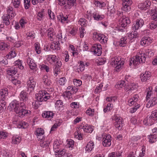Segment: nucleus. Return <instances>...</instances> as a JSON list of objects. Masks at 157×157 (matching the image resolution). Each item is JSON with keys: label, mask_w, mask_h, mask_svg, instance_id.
I'll return each mask as SVG.
<instances>
[{"label": "nucleus", "mask_w": 157, "mask_h": 157, "mask_svg": "<svg viewBox=\"0 0 157 157\" xmlns=\"http://www.w3.org/2000/svg\"><path fill=\"white\" fill-rule=\"evenodd\" d=\"M10 48L9 44L5 42L0 43V50H6Z\"/></svg>", "instance_id": "c756f323"}, {"label": "nucleus", "mask_w": 157, "mask_h": 157, "mask_svg": "<svg viewBox=\"0 0 157 157\" xmlns=\"http://www.w3.org/2000/svg\"><path fill=\"white\" fill-rule=\"evenodd\" d=\"M14 66L15 68L17 69V68H18L20 70H22L24 68V67L22 65L21 62L20 60H18L16 61L14 63Z\"/></svg>", "instance_id": "a19ab883"}, {"label": "nucleus", "mask_w": 157, "mask_h": 157, "mask_svg": "<svg viewBox=\"0 0 157 157\" xmlns=\"http://www.w3.org/2000/svg\"><path fill=\"white\" fill-rule=\"evenodd\" d=\"M16 56L14 51H11L9 53V54L6 56V57L8 59H10Z\"/></svg>", "instance_id": "e2e57ef3"}, {"label": "nucleus", "mask_w": 157, "mask_h": 157, "mask_svg": "<svg viewBox=\"0 0 157 157\" xmlns=\"http://www.w3.org/2000/svg\"><path fill=\"white\" fill-rule=\"evenodd\" d=\"M27 84L29 89H30L32 90L34 89L36 86V82L33 77H30L29 78Z\"/></svg>", "instance_id": "f8f14e48"}, {"label": "nucleus", "mask_w": 157, "mask_h": 157, "mask_svg": "<svg viewBox=\"0 0 157 157\" xmlns=\"http://www.w3.org/2000/svg\"><path fill=\"white\" fill-rule=\"evenodd\" d=\"M8 134L4 131H0V140L6 139L7 137Z\"/></svg>", "instance_id": "5fc2aeb1"}, {"label": "nucleus", "mask_w": 157, "mask_h": 157, "mask_svg": "<svg viewBox=\"0 0 157 157\" xmlns=\"http://www.w3.org/2000/svg\"><path fill=\"white\" fill-rule=\"evenodd\" d=\"M62 63L61 61H58L56 62V64L55 65L54 69V74L56 76L60 72V67L61 66Z\"/></svg>", "instance_id": "aec40b11"}, {"label": "nucleus", "mask_w": 157, "mask_h": 157, "mask_svg": "<svg viewBox=\"0 0 157 157\" xmlns=\"http://www.w3.org/2000/svg\"><path fill=\"white\" fill-rule=\"evenodd\" d=\"M137 56L136 55V56L132 57L131 59L129 65L131 66L132 64L134 66H136L137 64Z\"/></svg>", "instance_id": "37998d69"}, {"label": "nucleus", "mask_w": 157, "mask_h": 157, "mask_svg": "<svg viewBox=\"0 0 157 157\" xmlns=\"http://www.w3.org/2000/svg\"><path fill=\"white\" fill-rule=\"evenodd\" d=\"M59 142L58 141H55L53 144V147L54 150L55 151V153H56V151H59L60 147Z\"/></svg>", "instance_id": "09e8293b"}, {"label": "nucleus", "mask_w": 157, "mask_h": 157, "mask_svg": "<svg viewBox=\"0 0 157 157\" xmlns=\"http://www.w3.org/2000/svg\"><path fill=\"white\" fill-rule=\"evenodd\" d=\"M35 135L37 136L43 135L44 133V129L41 128H37L35 132Z\"/></svg>", "instance_id": "58836bf2"}, {"label": "nucleus", "mask_w": 157, "mask_h": 157, "mask_svg": "<svg viewBox=\"0 0 157 157\" xmlns=\"http://www.w3.org/2000/svg\"><path fill=\"white\" fill-rule=\"evenodd\" d=\"M37 95V96L36 94V95L37 100L40 102L46 101L50 98V94L45 90H40Z\"/></svg>", "instance_id": "f03ea898"}, {"label": "nucleus", "mask_w": 157, "mask_h": 157, "mask_svg": "<svg viewBox=\"0 0 157 157\" xmlns=\"http://www.w3.org/2000/svg\"><path fill=\"white\" fill-rule=\"evenodd\" d=\"M8 95V90L7 88L1 89L0 91V98L3 101L7 98Z\"/></svg>", "instance_id": "2eb2a0df"}, {"label": "nucleus", "mask_w": 157, "mask_h": 157, "mask_svg": "<svg viewBox=\"0 0 157 157\" xmlns=\"http://www.w3.org/2000/svg\"><path fill=\"white\" fill-rule=\"evenodd\" d=\"M149 13L152 14V17L153 20L157 18V7H155L153 9L149 11Z\"/></svg>", "instance_id": "72a5a7b5"}, {"label": "nucleus", "mask_w": 157, "mask_h": 157, "mask_svg": "<svg viewBox=\"0 0 157 157\" xmlns=\"http://www.w3.org/2000/svg\"><path fill=\"white\" fill-rule=\"evenodd\" d=\"M151 76L150 72H146L144 73H142L140 75V78L142 82H145L150 79Z\"/></svg>", "instance_id": "f3484780"}, {"label": "nucleus", "mask_w": 157, "mask_h": 157, "mask_svg": "<svg viewBox=\"0 0 157 157\" xmlns=\"http://www.w3.org/2000/svg\"><path fill=\"white\" fill-rule=\"evenodd\" d=\"M86 113L89 116H93L94 114V109L90 108L86 110Z\"/></svg>", "instance_id": "bf43d9fd"}, {"label": "nucleus", "mask_w": 157, "mask_h": 157, "mask_svg": "<svg viewBox=\"0 0 157 157\" xmlns=\"http://www.w3.org/2000/svg\"><path fill=\"white\" fill-rule=\"evenodd\" d=\"M28 126V123L24 121H21L20 122L19 124L18 125V127L19 128H26Z\"/></svg>", "instance_id": "4d7b16f0"}, {"label": "nucleus", "mask_w": 157, "mask_h": 157, "mask_svg": "<svg viewBox=\"0 0 157 157\" xmlns=\"http://www.w3.org/2000/svg\"><path fill=\"white\" fill-rule=\"evenodd\" d=\"M47 32L48 39L51 41H53L55 34L53 29L52 28H50L48 29Z\"/></svg>", "instance_id": "5701e85b"}, {"label": "nucleus", "mask_w": 157, "mask_h": 157, "mask_svg": "<svg viewBox=\"0 0 157 157\" xmlns=\"http://www.w3.org/2000/svg\"><path fill=\"white\" fill-rule=\"evenodd\" d=\"M127 38L126 37H122L120 39L119 42V45L121 47H124L127 43Z\"/></svg>", "instance_id": "c03bdc74"}, {"label": "nucleus", "mask_w": 157, "mask_h": 157, "mask_svg": "<svg viewBox=\"0 0 157 157\" xmlns=\"http://www.w3.org/2000/svg\"><path fill=\"white\" fill-rule=\"evenodd\" d=\"M157 103V98L156 97H152L146 105V107L149 108L153 106Z\"/></svg>", "instance_id": "4be33fe9"}, {"label": "nucleus", "mask_w": 157, "mask_h": 157, "mask_svg": "<svg viewBox=\"0 0 157 157\" xmlns=\"http://www.w3.org/2000/svg\"><path fill=\"white\" fill-rule=\"evenodd\" d=\"M137 95H136L133 98L129 99L128 101V104L129 105H131L135 104L136 105L137 103Z\"/></svg>", "instance_id": "e433bc0d"}, {"label": "nucleus", "mask_w": 157, "mask_h": 157, "mask_svg": "<svg viewBox=\"0 0 157 157\" xmlns=\"http://www.w3.org/2000/svg\"><path fill=\"white\" fill-rule=\"evenodd\" d=\"M57 151L56 153L55 154L56 157H63V155L67 152L64 149L61 150L59 149V151Z\"/></svg>", "instance_id": "c9c22d12"}, {"label": "nucleus", "mask_w": 157, "mask_h": 157, "mask_svg": "<svg viewBox=\"0 0 157 157\" xmlns=\"http://www.w3.org/2000/svg\"><path fill=\"white\" fill-rule=\"evenodd\" d=\"M76 5V0H66L64 8L65 9H70L72 7Z\"/></svg>", "instance_id": "ddd939ff"}, {"label": "nucleus", "mask_w": 157, "mask_h": 157, "mask_svg": "<svg viewBox=\"0 0 157 157\" xmlns=\"http://www.w3.org/2000/svg\"><path fill=\"white\" fill-rule=\"evenodd\" d=\"M2 18L3 23L5 24L6 25H9L10 23V21L13 19L11 18L7 14L4 15L2 17Z\"/></svg>", "instance_id": "b1692460"}, {"label": "nucleus", "mask_w": 157, "mask_h": 157, "mask_svg": "<svg viewBox=\"0 0 157 157\" xmlns=\"http://www.w3.org/2000/svg\"><path fill=\"white\" fill-rule=\"evenodd\" d=\"M152 87L151 86H149L147 89V98H149L151 96H152Z\"/></svg>", "instance_id": "a18cd8bd"}, {"label": "nucleus", "mask_w": 157, "mask_h": 157, "mask_svg": "<svg viewBox=\"0 0 157 157\" xmlns=\"http://www.w3.org/2000/svg\"><path fill=\"white\" fill-rule=\"evenodd\" d=\"M27 62L31 69L33 70L36 68V65L34 62V60L31 58L28 57Z\"/></svg>", "instance_id": "412c9836"}, {"label": "nucleus", "mask_w": 157, "mask_h": 157, "mask_svg": "<svg viewBox=\"0 0 157 157\" xmlns=\"http://www.w3.org/2000/svg\"><path fill=\"white\" fill-rule=\"evenodd\" d=\"M35 49L36 53L38 54H40L41 52V48L40 47V44L38 42L34 44Z\"/></svg>", "instance_id": "de8ad7c7"}, {"label": "nucleus", "mask_w": 157, "mask_h": 157, "mask_svg": "<svg viewBox=\"0 0 157 157\" xmlns=\"http://www.w3.org/2000/svg\"><path fill=\"white\" fill-rule=\"evenodd\" d=\"M39 102L40 101L37 100L36 101H34L33 102L32 105L34 109H37L38 108L39 105H40V104H39Z\"/></svg>", "instance_id": "052dcab7"}, {"label": "nucleus", "mask_w": 157, "mask_h": 157, "mask_svg": "<svg viewBox=\"0 0 157 157\" xmlns=\"http://www.w3.org/2000/svg\"><path fill=\"white\" fill-rule=\"evenodd\" d=\"M19 98L21 100L26 101L28 99V93L25 91L22 90L20 94Z\"/></svg>", "instance_id": "a878e982"}, {"label": "nucleus", "mask_w": 157, "mask_h": 157, "mask_svg": "<svg viewBox=\"0 0 157 157\" xmlns=\"http://www.w3.org/2000/svg\"><path fill=\"white\" fill-rule=\"evenodd\" d=\"M94 147V144L93 142L90 141L86 146L85 150L88 152L91 151Z\"/></svg>", "instance_id": "c85d7f7f"}, {"label": "nucleus", "mask_w": 157, "mask_h": 157, "mask_svg": "<svg viewBox=\"0 0 157 157\" xmlns=\"http://www.w3.org/2000/svg\"><path fill=\"white\" fill-rule=\"evenodd\" d=\"M117 61L114 67L116 71L118 72L119 71L123 68L124 62L123 60H122L121 59H119Z\"/></svg>", "instance_id": "a211bd4d"}, {"label": "nucleus", "mask_w": 157, "mask_h": 157, "mask_svg": "<svg viewBox=\"0 0 157 157\" xmlns=\"http://www.w3.org/2000/svg\"><path fill=\"white\" fill-rule=\"evenodd\" d=\"M157 136L156 134H151L148 136L149 141L151 143H153L157 140Z\"/></svg>", "instance_id": "473e14b6"}, {"label": "nucleus", "mask_w": 157, "mask_h": 157, "mask_svg": "<svg viewBox=\"0 0 157 157\" xmlns=\"http://www.w3.org/2000/svg\"><path fill=\"white\" fill-rule=\"evenodd\" d=\"M157 121L151 115L144 119L143 121V123L145 125L147 124L151 125L156 123Z\"/></svg>", "instance_id": "9d476101"}, {"label": "nucleus", "mask_w": 157, "mask_h": 157, "mask_svg": "<svg viewBox=\"0 0 157 157\" xmlns=\"http://www.w3.org/2000/svg\"><path fill=\"white\" fill-rule=\"evenodd\" d=\"M132 30L131 33H128V37L130 39H132L134 38H136L137 36V32L136 30L137 29V21H136V23L134 24L132 26Z\"/></svg>", "instance_id": "0eeeda50"}, {"label": "nucleus", "mask_w": 157, "mask_h": 157, "mask_svg": "<svg viewBox=\"0 0 157 157\" xmlns=\"http://www.w3.org/2000/svg\"><path fill=\"white\" fill-rule=\"evenodd\" d=\"M92 50L96 55L98 56L101 55L102 53L101 45L98 44H94L92 47Z\"/></svg>", "instance_id": "6e6552de"}, {"label": "nucleus", "mask_w": 157, "mask_h": 157, "mask_svg": "<svg viewBox=\"0 0 157 157\" xmlns=\"http://www.w3.org/2000/svg\"><path fill=\"white\" fill-rule=\"evenodd\" d=\"M146 60V58L145 56V54L144 53L139 52L138 53V61L140 63L144 62Z\"/></svg>", "instance_id": "2f4dec72"}, {"label": "nucleus", "mask_w": 157, "mask_h": 157, "mask_svg": "<svg viewBox=\"0 0 157 157\" xmlns=\"http://www.w3.org/2000/svg\"><path fill=\"white\" fill-rule=\"evenodd\" d=\"M119 59L117 58H115V57H113L111 58V64L113 67H115L116 66V64L117 63V60Z\"/></svg>", "instance_id": "0e129e2a"}, {"label": "nucleus", "mask_w": 157, "mask_h": 157, "mask_svg": "<svg viewBox=\"0 0 157 157\" xmlns=\"http://www.w3.org/2000/svg\"><path fill=\"white\" fill-rule=\"evenodd\" d=\"M152 42V39L149 37H144L142 38L140 44L142 46H147L150 45Z\"/></svg>", "instance_id": "1a4fd4ad"}, {"label": "nucleus", "mask_w": 157, "mask_h": 157, "mask_svg": "<svg viewBox=\"0 0 157 157\" xmlns=\"http://www.w3.org/2000/svg\"><path fill=\"white\" fill-rule=\"evenodd\" d=\"M47 60L50 63H53L57 62V59L56 56L55 55H49L48 56L47 58Z\"/></svg>", "instance_id": "cd10ccee"}, {"label": "nucleus", "mask_w": 157, "mask_h": 157, "mask_svg": "<svg viewBox=\"0 0 157 157\" xmlns=\"http://www.w3.org/2000/svg\"><path fill=\"white\" fill-rule=\"evenodd\" d=\"M21 0H12L11 4L15 8H18L21 4Z\"/></svg>", "instance_id": "79ce46f5"}, {"label": "nucleus", "mask_w": 157, "mask_h": 157, "mask_svg": "<svg viewBox=\"0 0 157 157\" xmlns=\"http://www.w3.org/2000/svg\"><path fill=\"white\" fill-rule=\"evenodd\" d=\"M111 136L109 134L106 135L103 139L102 143L103 145L105 147L110 146L111 144Z\"/></svg>", "instance_id": "9b49d317"}, {"label": "nucleus", "mask_w": 157, "mask_h": 157, "mask_svg": "<svg viewBox=\"0 0 157 157\" xmlns=\"http://www.w3.org/2000/svg\"><path fill=\"white\" fill-rule=\"evenodd\" d=\"M67 18L68 17L67 15L64 16L62 13H60L59 15L57 16L58 21L62 23H64L65 21H67Z\"/></svg>", "instance_id": "7c9ffc66"}, {"label": "nucleus", "mask_w": 157, "mask_h": 157, "mask_svg": "<svg viewBox=\"0 0 157 157\" xmlns=\"http://www.w3.org/2000/svg\"><path fill=\"white\" fill-rule=\"evenodd\" d=\"M71 106L74 109L78 108L79 107V103L76 102H73L71 103Z\"/></svg>", "instance_id": "338daca9"}, {"label": "nucleus", "mask_w": 157, "mask_h": 157, "mask_svg": "<svg viewBox=\"0 0 157 157\" xmlns=\"http://www.w3.org/2000/svg\"><path fill=\"white\" fill-rule=\"evenodd\" d=\"M43 81L44 84L47 86H49L51 83V81L48 79L47 76L46 75L44 76Z\"/></svg>", "instance_id": "3c124183"}, {"label": "nucleus", "mask_w": 157, "mask_h": 157, "mask_svg": "<svg viewBox=\"0 0 157 157\" xmlns=\"http://www.w3.org/2000/svg\"><path fill=\"white\" fill-rule=\"evenodd\" d=\"M59 43L58 42H53L50 46V48L53 50H58L60 49Z\"/></svg>", "instance_id": "f704fd0d"}, {"label": "nucleus", "mask_w": 157, "mask_h": 157, "mask_svg": "<svg viewBox=\"0 0 157 157\" xmlns=\"http://www.w3.org/2000/svg\"><path fill=\"white\" fill-rule=\"evenodd\" d=\"M130 23L129 18L128 17H126L125 16H122L119 20V30H122L121 28V27L125 28L127 25Z\"/></svg>", "instance_id": "20e7f679"}, {"label": "nucleus", "mask_w": 157, "mask_h": 157, "mask_svg": "<svg viewBox=\"0 0 157 157\" xmlns=\"http://www.w3.org/2000/svg\"><path fill=\"white\" fill-rule=\"evenodd\" d=\"M72 93H71L70 91H66L63 93V95L66 97L68 98H72Z\"/></svg>", "instance_id": "69168bd1"}, {"label": "nucleus", "mask_w": 157, "mask_h": 157, "mask_svg": "<svg viewBox=\"0 0 157 157\" xmlns=\"http://www.w3.org/2000/svg\"><path fill=\"white\" fill-rule=\"evenodd\" d=\"M122 7L121 9L122 10L126 12L130 11V6L132 3L131 0H122Z\"/></svg>", "instance_id": "423d86ee"}, {"label": "nucleus", "mask_w": 157, "mask_h": 157, "mask_svg": "<svg viewBox=\"0 0 157 157\" xmlns=\"http://www.w3.org/2000/svg\"><path fill=\"white\" fill-rule=\"evenodd\" d=\"M151 5V2L147 0L145 2L140 3L138 6V7L141 10L147 9V8L150 7Z\"/></svg>", "instance_id": "dca6fc26"}, {"label": "nucleus", "mask_w": 157, "mask_h": 157, "mask_svg": "<svg viewBox=\"0 0 157 157\" xmlns=\"http://www.w3.org/2000/svg\"><path fill=\"white\" fill-rule=\"evenodd\" d=\"M7 14L11 18H13L16 15V13L13 9V8L11 6H9L7 10Z\"/></svg>", "instance_id": "393cba45"}, {"label": "nucleus", "mask_w": 157, "mask_h": 157, "mask_svg": "<svg viewBox=\"0 0 157 157\" xmlns=\"http://www.w3.org/2000/svg\"><path fill=\"white\" fill-rule=\"evenodd\" d=\"M79 129L81 131H83L87 133H91L93 130V128L90 125L87 124H86L84 125H81Z\"/></svg>", "instance_id": "4468645a"}, {"label": "nucleus", "mask_w": 157, "mask_h": 157, "mask_svg": "<svg viewBox=\"0 0 157 157\" xmlns=\"http://www.w3.org/2000/svg\"><path fill=\"white\" fill-rule=\"evenodd\" d=\"M54 113L51 111H45L42 114V116L44 118H47L48 120H51L53 117Z\"/></svg>", "instance_id": "6ab92c4d"}, {"label": "nucleus", "mask_w": 157, "mask_h": 157, "mask_svg": "<svg viewBox=\"0 0 157 157\" xmlns=\"http://www.w3.org/2000/svg\"><path fill=\"white\" fill-rule=\"evenodd\" d=\"M79 64L78 67L77 69V71L79 72V71H82L85 68V65H84V62L82 61H80L78 62Z\"/></svg>", "instance_id": "4c0bfd02"}, {"label": "nucleus", "mask_w": 157, "mask_h": 157, "mask_svg": "<svg viewBox=\"0 0 157 157\" xmlns=\"http://www.w3.org/2000/svg\"><path fill=\"white\" fill-rule=\"evenodd\" d=\"M31 0H24V7L25 9H28L30 7Z\"/></svg>", "instance_id": "13d9d810"}, {"label": "nucleus", "mask_w": 157, "mask_h": 157, "mask_svg": "<svg viewBox=\"0 0 157 157\" xmlns=\"http://www.w3.org/2000/svg\"><path fill=\"white\" fill-rule=\"evenodd\" d=\"M126 82L124 81H120L118 82L117 84L116 85L117 87L118 88H122L124 87L125 86Z\"/></svg>", "instance_id": "864d4df0"}, {"label": "nucleus", "mask_w": 157, "mask_h": 157, "mask_svg": "<svg viewBox=\"0 0 157 157\" xmlns=\"http://www.w3.org/2000/svg\"><path fill=\"white\" fill-rule=\"evenodd\" d=\"M93 38L95 40L99 41L102 44L106 43L108 40V38L105 35L97 33L93 34Z\"/></svg>", "instance_id": "7ed1b4c3"}, {"label": "nucleus", "mask_w": 157, "mask_h": 157, "mask_svg": "<svg viewBox=\"0 0 157 157\" xmlns=\"http://www.w3.org/2000/svg\"><path fill=\"white\" fill-rule=\"evenodd\" d=\"M11 107L14 110V112L18 114L19 116L23 117L25 116H28L30 114L31 111L26 109V106L24 102H19L14 100L10 103Z\"/></svg>", "instance_id": "f257e3e1"}, {"label": "nucleus", "mask_w": 157, "mask_h": 157, "mask_svg": "<svg viewBox=\"0 0 157 157\" xmlns=\"http://www.w3.org/2000/svg\"><path fill=\"white\" fill-rule=\"evenodd\" d=\"M21 141V138L19 136H13L12 138V143L14 144H19Z\"/></svg>", "instance_id": "ea45409f"}, {"label": "nucleus", "mask_w": 157, "mask_h": 157, "mask_svg": "<svg viewBox=\"0 0 157 157\" xmlns=\"http://www.w3.org/2000/svg\"><path fill=\"white\" fill-rule=\"evenodd\" d=\"M66 81V80L65 78L62 77L60 78L58 81V82L60 85H64Z\"/></svg>", "instance_id": "774afa93"}, {"label": "nucleus", "mask_w": 157, "mask_h": 157, "mask_svg": "<svg viewBox=\"0 0 157 157\" xmlns=\"http://www.w3.org/2000/svg\"><path fill=\"white\" fill-rule=\"evenodd\" d=\"M113 107V104L111 103H109L106 107L104 109L103 111L104 112L106 113L108 112L112 109Z\"/></svg>", "instance_id": "8fccbe9b"}, {"label": "nucleus", "mask_w": 157, "mask_h": 157, "mask_svg": "<svg viewBox=\"0 0 157 157\" xmlns=\"http://www.w3.org/2000/svg\"><path fill=\"white\" fill-rule=\"evenodd\" d=\"M10 68V69L8 70L7 71V73L8 75H15L17 72V69H15V67Z\"/></svg>", "instance_id": "49530a36"}, {"label": "nucleus", "mask_w": 157, "mask_h": 157, "mask_svg": "<svg viewBox=\"0 0 157 157\" xmlns=\"http://www.w3.org/2000/svg\"><path fill=\"white\" fill-rule=\"evenodd\" d=\"M78 24L82 26H86L87 25V21L84 18H80L78 21Z\"/></svg>", "instance_id": "6e6d98bb"}, {"label": "nucleus", "mask_w": 157, "mask_h": 157, "mask_svg": "<svg viewBox=\"0 0 157 157\" xmlns=\"http://www.w3.org/2000/svg\"><path fill=\"white\" fill-rule=\"evenodd\" d=\"M92 16L94 20L97 21L101 20L105 17L104 15H99L98 13L95 12L93 13Z\"/></svg>", "instance_id": "bb28decb"}, {"label": "nucleus", "mask_w": 157, "mask_h": 157, "mask_svg": "<svg viewBox=\"0 0 157 157\" xmlns=\"http://www.w3.org/2000/svg\"><path fill=\"white\" fill-rule=\"evenodd\" d=\"M82 78L84 80H86L88 81H90V80H92V77L88 74H84L83 75Z\"/></svg>", "instance_id": "603ef678"}, {"label": "nucleus", "mask_w": 157, "mask_h": 157, "mask_svg": "<svg viewBox=\"0 0 157 157\" xmlns=\"http://www.w3.org/2000/svg\"><path fill=\"white\" fill-rule=\"evenodd\" d=\"M113 119L115 121L114 126L115 128L119 130H120L122 127L123 119L120 117L114 115Z\"/></svg>", "instance_id": "39448f33"}, {"label": "nucleus", "mask_w": 157, "mask_h": 157, "mask_svg": "<svg viewBox=\"0 0 157 157\" xmlns=\"http://www.w3.org/2000/svg\"><path fill=\"white\" fill-rule=\"evenodd\" d=\"M11 81L12 83L15 85L20 84L21 83L20 81L17 79L16 78H15L14 77H12Z\"/></svg>", "instance_id": "680f3d73"}]
</instances>
